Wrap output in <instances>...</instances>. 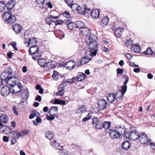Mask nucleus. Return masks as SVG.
I'll list each match as a JSON object with an SVG mask.
<instances>
[{"label":"nucleus","instance_id":"f257e3e1","mask_svg":"<svg viewBox=\"0 0 155 155\" xmlns=\"http://www.w3.org/2000/svg\"><path fill=\"white\" fill-rule=\"evenodd\" d=\"M87 47L89 50L86 51V54L95 56L98 51L97 43L94 41H90Z\"/></svg>","mask_w":155,"mask_h":155},{"label":"nucleus","instance_id":"f03ea898","mask_svg":"<svg viewBox=\"0 0 155 155\" xmlns=\"http://www.w3.org/2000/svg\"><path fill=\"white\" fill-rule=\"evenodd\" d=\"M1 76L3 78L5 77L4 78L5 81L12 87L14 86V85L15 84V81L18 80V78L15 76H8L5 71L2 73Z\"/></svg>","mask_w":155,"mask_h":155},{"label":"nucleus","instance_id":"7ed1b4c3","mask_svg":"<svg viewBox=\"0 0 155 155\" xmlns=\"http://www.w3.org/2000/svg\"><path fill=\"white\" fill-rule=\"evenodd\" d=\"M2 17L5 21L9 24L13 23L16 20L15 17L10 12L5 13L2 15Z\"/></svg>","mask_w":155,"mask_h":155},{"label":"nucleus","instance_id":"20e7f679","mask_svg":"<svg viewBox=\"0 0 155 155\" xmlns=\"http://www.w3.org/2000/svg\"><path fill=\"white\" fill-rule=\"evenodd\" d=\"M139 134L137 131L135 130H132L129 134H127V138L131 141L137 139L138 137Z\"/></svg>","mask_w":155,"mask_h":155},{"label":"nucleus","instance_id":"39448f33","mask_svg":"<svg viewBox=\"0 0 155 155\" xmlns=\"http://www.w3.org/2000/svg\"><path fill=\"white\" fill-rule=\"evenodd\" d=\"M117 131L120 136L124 135V137L127 138V134L126 133L127 130L126 128L123 126H120L116 127Z\"/></svg>","mask_w":155,"mask_h":155},{"label":"nucleus","instance_id":"423d86ee","mask_svg":"<svg viewBox=\"0 0 155 155\" xmlns=\"http://www.w3.org/2000/svg\"><path fill=\"white\" fill-rule=\"evenodd\" d=\"M95 56H93L91 54H86V52L85 54V56L83 57L81 60V64H87L89 61L92 58Z\"/></svg>","mask_w":155,"mask_h":155},{"label":"nucleus","instance_id":"0eeeda50","mask_svg":"<svg viewBox=\"0 0 155 155\" xmlns=\"http://www.w3.org/2000/svg\"><path fill=\"white\" fill-rule=\"evenodd\" d=\"M10 91L9 87L7 86H5L1 88V93L2 96L6 97L9 94Z\"/></svg>","mask_w":155,"mask_h":155},{"label":"nucleus","instance_id":"6e6552de","mask_svg":"<svg viewBox=\"0 0 155 155\" xmlns=\"http://www.w3.org/2000/svg\"><path fill=\"white\" fill-rule=\"evenodd\" d=\"M138 138L140 143L143 144H145L148 141H149V140H148L147 135L144 134L139 135Z\"/></svg>","mask_w":155,"mask_h":155},{"label":"nucleus","instance_id":"1a4fd4ad","mask_svg":"<svg viewBox=\"0 0 155 155\" xmlns=\"http://www.w3.org/2000/svg\"><path fill=\"white\" fill-rule=\"evenodd\" d=\"M118 133L116 130H110V135L111 138L113 139L119 138L121 136Z\"/></svg>","mask_w":155,"mask_h":155},{"label":"nucleus","instance_id":"9d476101","mask_svg":"<svg viewBox=\"0 0 155 155\" xmlns=\"http://www.w3.org/2000/svg\"><path fill=\"white\" fill-rule=\"evenodd\" d=\"M107 103L106 101L104 99H101L98 102V107L101 110H104L106 108Z\"/></svg>","mask_w":155,"mask_h":155},{"label":"nucleus","instance_id":"9b49d317","mask_svg":"<svg viewBox=\"0 0 155 155\" xmlns=\"http://www.w3.org/2000/svg\"><path fill=\"white\" fill-rule=\"evenodd\" d=\"M66 23L68 25V28L72 30H74L76 28V23L72 22L71 20L68 19L66 21Z\"/></svg>","mask_w":155,"mask_h":155},{"label":"nucleus","instance_id":"f8f14e48","mask_svg":"<svg viewBox=\"0 0 155 155\" xmlns=\"http://www.w3.org/2000/svg\"><path fill=\"white\" fill-rule=\"evenodd\" d=\"M38 50V47L37 46H31V48L28 50L29 54L30 55H33L35 54L36 51H37Z\"/></svg>","mask_w":155,"mask_h":155},{"label":"nucleus","instance_id":"ddd939ff","mask_svg":"<svg viewBox=\"0 0 155 155\" xmlns=\"http://www.w3.org/2000/svg\"><path fill=\"white\" fill-rule=\"evenodd\" d=\"M76 63L73 61H69L66 64V68L68 69L72 70L75 66Z\"/></svg>","mask_w":155,"mask_h":155},{"label":"nucleus","instance_id":"4468645a","mask_svg":"<svg viewBox=\"0 0 155 155\" xmlns=\"http://www.w3.org/2000/svg\"><path fill=\"white\" fill-rule=\"evenodd\" d=\"M126 92H124V89H122L118 90L117 93L115 94V97L117 99H121L123 97V96Z\"/></svg>","mask_w":155,"mask_h":155},{"label":"nucleus","instance_id":"2eb2a0df","mask_svg":"<svg viewBox=\"0 0 155 155\" xmlns=\"http://www.w3.org/2000/svg\"><path fill=\"white\" fill-rule=\"evenodd\" d=\"M8 118L6 114H3L0 116V121L1 122L6 124L8 122Z\"/></svg>","mask_w":155,"mask_h":155},{"label":"nucleus","instance_id":"dca6fc26","mask_svg":"<svg viewBox=\"0 0 155 155\" xmlns=\"http://www.w3.org/2000/svg\"><path fill=\"white\" fill-rule=\"evenodd\" d=\"M11 136L13 138L18 139L19 137H23V135L19 132L16 131H13L10 133Z\"/></svg>","mask_w":155,"mask_h":155},{"label":"nucleus","instance_id":"f3484780","mask_svg":"<svg viewBox=\"0 0 155 155\" xmlns=\"http://www.w3.org/2000/svg\"><path fill=\"white\" fill-rule=\"evenodd\" d=\"M107 100L109 102L112 103L114 102L115 100H116V98L115 97V94H109L107 96Z\"/></svg>","mask_w":155,"mask_h":155},{"label":"nucleus","instance_id":"a211bd4d","mask_svg":"<svg viewBox=\"0 0 155 155\" xmlns=\"http://www.w3.org/2000/svg\"><path fill=\"white\" fill-rule=\"evenodd\" d=\"M92 11L90 9H87L85 7L83 9V11L80 12V14L85 15L86 16H89L91 15Z\"/></svg>","mask_w":155,"mask_h":155},{"label":"nucleus","instance_id":"6ab92c4d","mask_svg":"<svg viewBox=\"0 0 155 155\" xmlns=\"http://www.w3.org/2000/svg\"><path fill=\"white\" fill-rule=\"evenodd\" d=\"M123 32V28H118L115 31V34L118 37H120Z\"/></svg>","mask_w":155,"mask_h":155},{"label":"nucleus","instance_id":"aec40b11","mask_svg":"<svg viewBox=\"0 0 155 155\" xmlns=\"http://www.w3.org/2000/svg\"><path fill=\"white\" fill-rule=\"evenodd\" d=\"M131 50L133 52L139 53L140 51V48L138 44L133 45L131 47Z\"/></svg>","mask_w":155,"mask_h":155},{"label":"nucleus","instance_id":"412c9836","mask_svg":"<svg viewBox=\"0 0 155 155\" xmlns=\"http://www.w3.org/2000/svg\"><path fill=\"white\" fill-rule=\"evenodd\" d=\"M86 76L85 74L83 73H80V74L75 77V80H76L78 81H81L83 80Z\"/></svg>","mask_w":155,"mask_h":155},{"label":"nucleus","instance_id":"4be33fe9","mask_svg":"<svg viewBox=\"0 0 155 155\" xmlns=\"http://www.w3.org/2000/svg\"><path fill=\"white\" fill-rule=\"evenodd\" d=\"M80 32L83 35L87 36L90 33V31L87 27H84L80 31Z\"/></svg>","mask_w":155,"mask_h":155},{"label":"nucleus","instance_id":"5701e85b","mask_svg":"<svg viewBox=\"0 0 155 155\" xmlns=\"http://www.w3.org/2000/svg\"><path fill=\"white\" fill-rule=\"evenodd\" d=\"M15 5V0H12L9 2L7 4L6 7L8 10L12 9Z\"/></svg>","mask_w":155,"mask_h":155},{"label":"nucleus","instance_id":"b1692460","mask_svg":"<svg viewBox=\"0 0 155 155\" xmlns=\"http://www.w3.org/2000/svg\"><path fill=\"white\" fill-rule=\"evenodd\" d=\"M99 15V12L98 10L94 9L92 11L91 16L94 18H97Z\"/></svg>","mask_w":155,"mask_h":155},{"label":"nucleus","instance_id":"393cba45","mask_svg":"<svg viewBox=\"0 0 155 155\" xmlns=\"http://www.w3.org/2000/svg\"><path fill=\"white\" fill-rule=\"evenodd\" d=\"M86 108L83 105L80 106L77 110V113L83 114L86 112Z\"/></svg>","mask_w":155,"mask_h":155},{"label":"nucleus","instance_id":"a878e982","mask_svg":"<svg viewBox=\"0 0 155 155\" xmlns=\"http://www.w3.org/2000/svg\"><path fill=\"white\" fill-rule=\"evenodd\" d=\"M26 42H28V46H30L32 45L35 46L37 43V41L35 38H29L28 39V41Z\"/></svg>","mask_w":155,"mask_h":155},{"label":"nucleus","instance_id":"bb28decb","mask_svg":"<svg viewBox=\"0 0 155 155\" xmlns=\"http://www.w3.org/2000/svg\"><path fill=\"white\" fill-rule=\"evenodd\" d=\"M76 28L79 29L80 31L84 27V23L81 21L76 22Z\"/></svg>","mask_w":155,"mask_h":155},{"label":"nucleus","instance_id":"cd10ccee","mask_svg":"<svg viewBox=\"0 0 155 155\" xmlns=\"http://www.w3.org/2000/svg\"><path fill=\"white\" fill-rule=\"evenodd\" d=\"M38 64L41 67H44L45 65L46 66L47 63L46 61L44 58L39 59L38 61Z\"/></svg>","mask_w":155,"mask_h":155},{"label":"nucleus","instance_id":"c85d7f7f","mask_svg":"<svg viewBox=\"0 0 155 155\" xmlns=\"http://www.w3.org/2000/svg\"><path fill=\"white\" fill-rule=\"evenodd\" d=\"M97 37L94 34L91 35L90 33L89 35L86 37L85 39L88 40L90 41H94L97 39Z\"/></svg>","mask_w":155,"mask_h":155},{"label":"nucleus","instance_id":"c756f323","mask_svg":"<svg viewBox=\"0 0 155 155\" xmlns=\"http://www.w3.org/2000/svg\"><path fill=\"white\" fill-rule=\"evenodd\" d=\"M109 18L107 17H105L101 21V25L102 26H104L107 25L108 23Z\"/></svg>","mask_w":155,"mask_h":155},{"label":"nucleus","instance_id":"7c9ffc66","mask_svg":"<svg viewBox=\"0 0 155 155\" xmlns=\"http://www.w3.org/2000/svg\"><path fill=\"white\" fill-rule=\"evenodd\" d=\"M53 103L54 104H59L62 105H65L66 104L65 101H62L57 98L54 99Z\"/></svg>","mask_w":155,"mask_h":155},{"label":"nucleus","instance_id":"2f4dec72","mask_svg":"<svg viewBox=\"0 0 155 155\" xmlns=\"http://www.w3.org/2000/svg\"><path fill=\"white\" fill-rule=\"evenodd\" d=\"M13 28L14 31L17 33H19L21 32L22 28L21 26L19 24L15 25L13 26Z\"/></svg>","mask_w":155,"mask_h":155},{"label":"nucleus","instance_id":"473e14b6","mask_svg":"<svg viewBox=\"0 0 155 155\" xmlns=\"http://www.w3.org/2000/svg\"><path fill=\"white\" fill-rule=\"evenodd\" d=\"M45 137L49 140L52 139L54 136V133L51 131H47L45 133Z\"/></svg>","mask_w":155,"mask_h":155},{"label":"nucleus","instance_id":"72a5a7b5","mask_svg":"<svg viewBox=\"0 0 155 155\" xmlns=\"http://www.w3.org/2000/svg\"><path fill=\"white\" fill-rule=\"evenodd\" d=\"M60 88H58V92L56 93V96H62L64 92V91L62 87V84L60 85Z\"/></svg>","mask_w":155,"mask_h":155},{"label":"nucleus","instance_id":"f704fd0d","mask_svg":"<svg viewBox=\"0 0 155 155\" xmlns=\"http://www.w3.org/2000/svg\"><path fill=\"white\" fill-rule=\"evenodd\" d=\"M130 145L128 141H126L123 142L122 144V147L123 149L127 150L130 147Z\"/></svg>","mask_w":155,"mask_h":155},{"label":"nucleus","instance_id":"c9c22d12","mask_svg":"<svg viewBox=\"0 0 155 155\" xmlns=\"http://www.w3.org/2000/svg\"><path fill=\"white\" fill-rule=\"evenodd\" d=\"M58 108L57 106L53 107L50 110L49 113L54 114L55 115H57L58 113Z\"/></svg>","mask_w":155,"mask_h":155},{"label":"nucleus","instance_id":"e433bc0d","mask_svg":"<svg viewBox=\"0 0 155 155\" xmlns=\"http://www.w3.org/2000/svg\"><path fill=\"white\" fill-rule=\"evenodd\" d=\"M125 81L124 83V85L122 87V89H123L124 92H126L127 90V86L126 85L128 83L129 81V78L128 76H126L125 77Z\"/></svg>","mask_w":155,"mask_h":155},{"label":"nucleus","instance_id":"4c0bfd02","mask_svg":"<svg viewBox=\"0 0 155 155\" xmlns=\"http://www.w3.org/2000/svg\"><path fill=\"white\" fill-rule=\"evenodd\" d=\"M103 122L101 119L96 124V128L97 129H101L103 127Z\"/></svg>","mask_w":155,"mask_h":155},{"label":"nucleus","instance_id":"58836bf2","mask_svg":"<svg viewBox=\"0 0 155 155\" xmlns=\"http://www.w3.org/2000/svg\"><path fill=\"white\" fill-rule=\"evenodd\" d=\"M50 143L52 146L56 149H58V147H59L60 145L59 143L57 142L55 140H53L50 142Z\"/></svg>","mask_w":155,"mask_h":155},{"label":"nucleus","instance_id":"ea45409f","mask_svg":"<svg viewBox=\"0 0 155 155\" xmlns=\"http://www.w3.org/2000/svg\"><path fill=\"white\" fill-rule=\"evenodd\" d=\"M111 123L110 122L105 121L103 123V127L105 129H108L110 127Z\"/></svg>","mask_w":155,"mask_h":155},{"label":"nucleus","instance_id":"a19ab883","mask_svg":"<svg viewBox=\"0 0 155 155\" xmlns=\"http://www.w3.org/2000/svg\"><path fill=\"white\" fill-rule=\"evenodd\" d=\"M41 56V53L40 52H39L38 51H36L35 54H34V56L33 57V55H32V58L34 60L38 59L39 57H40Z\"/></svg>","mask_w":155,"mask_h":155},{"label":"nucleus","instance_id":"79ce46f5","mask_svg":"<svg viewBox=\"0 0 155 155\" xmlns=\"http://www.w3.org/2000/svg\"><path fill=\"white\" fill-rule=\"evenodd\" d=\"M132 43L133 41L131 39H129L126 41L125 45L128 48H130L132 46Z\"/></svg>","mask_w":155,"mask_h":155},{"label":"nucleus","instance_id":"37998d69","mask_svg":"<svg viewBox=\"0 0 155 155\" xmlns=\"http://www.w3.org/2000/svg\"><path fill=\"white\" fill-rule=\"evenodd\" d=\"M53 61H51L50 62L47 64L46 67L48 68H53L56 67V65L54 63H52Z\"/></svg>","mask_w":155,"mask_h":155},{"label":"nucleus","instance_id":"c03bdc74","mask_svg":"<svg viewBox=\"0 0 155 155\" xmlns=\"http://www.w3.org/2000/svg\"><path fill=\"white\" fill-rule=\"evenodd\" d=\"M5 71L8 76L11 74L13 72L12 69L10 67H7Z\"/></svg>","mask_w":155,"mask_h":155},{"label":"nucleus","instance_id":"a18cd8bd","mask_svg":"<svg viewBox=\"0 0 155 155\" xmlns=\"http://www.w3.org/2000/svg\"><path fill=\"white\" fill-rule=\"evenodd\" d=\"M5 5L4 1L0 2V12H2L4 10L5 8Z\"/></svg>","mask_w":155,"mask_h":155},{"label":"nucleus","instance_id":"49530a36","mask_svg":"<svg viewBox=\"0 0 155 155\" xmlns=\"http://www.w3.org/2000/svg\"><path fill=\"white\" fill-rule=\"evenodd\" d=\"M46 23L48 24L49 25H50L52 23H54L55 22L54 21L52 20L51 17H48L46 19Z\"/></svg>","mask_w":155,"mask_h":155},{"label":"nucleus","instance_id":"de8ad7c7","mask_svg":"<svg viewBox=\"0 0 155 155\" xmlns=\"http://www.w3.org/2000/svg\"><path fill=\"white\" fill-rule=\"evenodd\" d=\"M49 114L50 115V116L47 115L46 117L47 119L48 120H53L55 118V116H56V115H55V114L54 113L53 114L51 113Z\"/></svg>","mask_w":155,"mask_h":155},{"label":"nucleus","instance_id":"09e8293b","mask_svg":"<svg viewBox=\"0 0 155 155\" xmlns=\"http://www.w3.org/2000/svg\"><path fill=\"white\" fill-rule=\"evenodd\" d=\"M92 116L91 115L90 113H88V114L87 115L86 117L84 118L82 120V121L83 122H84L87 121L88 120L90 119L91 117Z\"/></svg>","mask_w":155,"mask_h":155},{"label":"nucleus","instance_id":"8fccbe9b","mask_svg":"<svg viewBox=\"0 0 155 155\" xmlns=\"http://www.w3.org/2000/svg\"><path fill=\"white\" fill-rule=\"evenodd\" d=\"M17 87L18 88L19 90L18 91H16L15 89H14L12 91V93H18L21 91V85L20 84H18L17 85Z\"/></svg>","mask_w":155,"mask_h":155},{"label":"nucleus","instance_id":"3c124183","mask_svg":"<svg viewBox=\"0 0 155 155\" xmlns=\"http://www.w3.org/2000/svg\"><path fill=\"white\" fill-rule=\"evenodd\" d=\"M153 53L152 49L150 48H148L146 51H145L144 53L145 54H150Z\"/></svg>","mask_w":155,"mask_h":155},{"label":"nucleus","instance_id":"603ef678","mask_svg":"<svg viewBox=\"0 0 155 155\" xmlns=\"http://www.w3.org/2000/svg\"><path fill=\"white\" fill-rule=\"evenodd\" d=\"M101 119V118L99 119L97 117H94L92 119V124H96Z\"/></svg>","mask_w":155,"mask_h":155},{"label":"nucleus","instance_id":"864d4df0","mask_svg":"<svg viewBox=\"0 0 155 155\" xmlns=\"http://www.w3.org/2000/svg\"><path fill=\"white\" fill-rule=\"evenodd\" d=\"M60 155H67V152H65L63 149H60L58 151Z\"/></svg>","mask_w":155,"mask_h":155},{"label":"nucleus","instance_id":"5fc2aeb1","mask_svg":"<svg viewBox=\"0 0 155 155\" xmlns=\"http://www.w3.org/2000/svg\"><path fill=\"white\" fill-rule=\"evenodd\" d=\"M78 5L76 4H71L70 7L73 10H76L77 8L78 7Z\"/></svg>","mask_w":155,"mask_h":155},{"label":"nucleus","instance_id":"6e6d98bb","mask_svg":"<svg viewBox=\"0 0 155 155\" xmlns=\"http://www.w3.org/2000/svg\"><path fill=\"white\" fill-rule=\"evenodd\" d=\"M65 2L69 7H70L73 2V1L72 0H65Z\"/></svg>","mask_w":155,"mask_h":155},{"label":"nucleus","instance_id":"4d7b16f0","mask_svg":"<svg viewBox=\"0 0 155 155\" xmlns=\"http://www.w3.org/2000/svg\"><path fill=\"white\" fill-rule=\"evenodd\" d=\"M64 16L67 18H71L70 14V13L67 11H65L64 14Z\"/></svg>","mask_w":155,"mask_h":155},{"label":"nucleus","instance_id":"13d9d810","mask_svg":"<svg viewBox=\"0 0 155 155\" xmlns=\"http://www.w3.org/2000/svg\"><path fill=\"white\" fill-rule=\"evenodd\" d=\"M12 110L15 114L17 116L18 115V113L17 110V108L15 106H14L12 107Z\"/></svg>","mask_w":155,"mask_h":155},{"label":"nucleus","instance_id":"bf43d9fd","mask_svg":"<svg viewBox=\"0 0 155 155\" xmlns=\"http://www.w3.org/2000/svg\"><path fill=\"white\" fill-rule=\"evenodd\" d=\"M36 2L39 5H43L45 3V0H35Z\"/></svg>","mask_w":155,"mask_h":155},{"label":"nucleus","instance_id":"052dcab7","mask_svg":"<svg viewBox=\"0 0 155 155\" xmlns=\"http://www.w3.org/2000/svg\"><path fill=\"white\" fill-rule=\"evenodd\" d=\"M64 21L62 20H59L57 21H55L54 23L55 25H60L62 24L63 23Z\"/></svg>","mask_w":155,"mask_h":155},{"label":"nucleus","instance_id":"680f3d73","mask_svg":"<svg viewBox=\"0 0 155 155\" xmlns=\"http://www.w3.org/2000/svg\"><path fill=\"white\" fill-rule=\"evenodd\" d=\"M117 73L118 74H121L123 73L124 70L121 68H117Z\"/></svg>","mask_w":155,"mask_h":155},{"label":"nucleus","instance_id":"e2e57ef3","mask_svg":"<svg viewBox=\"0 0 155 155\" xmlns=\"http://www.w3.org/2000/svg\"><path fill=\"white\" fill-rule=\"evenodd\" d=\"M20 134H21L23 135V137L25 135H26L29 134V131L28 130H25L22 131Z\"/></svg>","mask_w":155,"mask_h":155},{"label":"nucleus","instance_id":"0e129e2a","mask_svg":"<svg viewBox=\"0 0 155 155\" xmlns=\"http://www.w3.org/2000/svg\"><path fill=\"white\" fill-rule=\"evenodd\" d=\"M80 6H78V7L77 8L76 10L78 11V12L79 14H80V12L83 11V9Z\"/></svg>","mask_w":155,"mask_h":155},{"label":"nucleus","instance_id":"69168bd1","mask_svg":"<svg viewBox=\"0 0 155 155\" xmlns=\"http://www.w3.org/2000/svg\"><path fill=\"white\" fill-rule=\"evenodd\" d=\"M126 58L128 59H131L132 57V54L128 53L126 54Z\"/></svg>","mask_w":155,"mask_h":155},{"label":"nucleus","instance_id":"338daca9","mask_svg":"<svg viewBox=\"0 0 155 155\" xmlns=\"http://www.w3.org/2000/svg\"><path fill=\"white\" fill-rule=\"evenodd\" d=\"M3 140L4 141L6 142H8L9 140L8 137L6 136H3Z\"/></svg>","mask_w":155,"mask_h":155},{"label":"nucleus","instance_id":"774afa93","mask_svg":"<svg viewBox=\"0 0 155 155\" xmlns=\"http://www.w3.org/2000/svg\"><path fill=\"white\" fill-rule=\"evenodd\" d=\"M150 145L151 147L153 150H155V143H150Z\"/></svg>","mask_w":155,"mask_h":155}]
</instances>
